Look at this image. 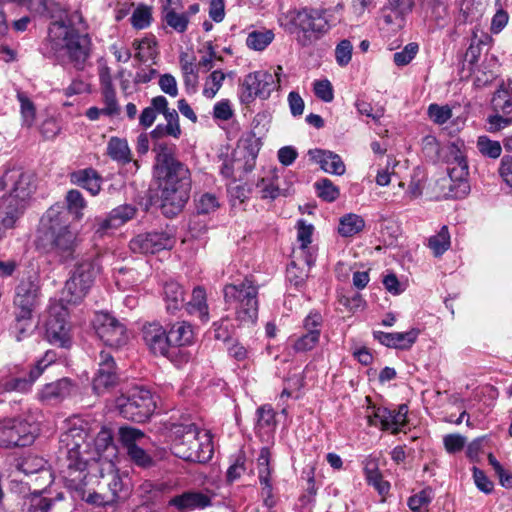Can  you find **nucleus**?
Segmentation results:
<instances>
[{
    "mask_svg": "<svg viewBox=\"0 0 512 512\" xmlns=\"http://www.w3.org/2000/svg\"><path fill=\"white\" fill-rule=\"evenodd\" d=\"M164 300L166 309L169 313H175L184 307L185 293L183 287L174 281L167 282L164 285Z\"/></svg>",
    "mask_w": 512,
    "mask_h": 512,
    "instance_id": "34",
    "label": "nucleus"
},
{
    "mask_svg": "<svg viewBox=\"0 0 512 512\" xmlns=\"http://www.w3.org/2000/svg\"><path fill=\"white\" fill-rule=\"evenodd\" d=\"M70 182L85 189L90 195L97 196L101 191L103 178L96 169L88 167L73 171Z\"/></svg>",
    "mask_w": 512,
    "mask_h": 512,
    "instance_id": "29",
    "label": "nucleus"
},
{
    "mask_svg": "<svg viewBox=\"0 0 512 512\" xmlns=\"http://www.w3.org/2000/svg\"><path fill=\"white\" fill-rule=\"evenodd\" d=\"M291 33L296 34L297 43L308 47L320 40L334 27L338 19L330 9L303 7L290 11Z\"/></svg>",
    "mask_w": 512,
    "mask_h": 512,
    "instance_id": "7",
    "label": "nucleus"
},
{
    "mask_svg": "<svg viewBox=\"0 0 512 512\" xmlns=\"http://www.w3.org/2000/svg\"><path fill=\"white\" fill-rule=\"evenodd\" d=\"M106 153L113 161L121 165L132 163V172H136L140 167L137 160H132L131 150L126 139L111 137L107 143Z\"/></svg>",
    "mask_w": 512,
    "mask_h": 512,
    "instance_id": "31",
    "label": "nucleus"
},
{
    "mask_svg": "<svg viewBox=\"0 0 512 512\" xmlns=\"http://www.w3.org/2000/svg\"><path fill=\"white\" fill-rule=\"evenodd\" d=\"M443 148L444 153L441 162L455 164L454 167L448 169L449 176L457 180H462L467 177L469 168L466 155L464 154V142L457 139Z\"/></svg>",
    "mask_w": 512,
    "mask_h": 512,
    "instance_id": "23",
    "label": "nucleus"
},
{
    "mask_svg": "<svg viewBox=\"0 0 512 512\" xmlns=\"http://www.w3.org/2000/svg\"><path fill=\"white\" fill-rule=\"evenodd\" d=\"M9 423L13 428L11 429V435H13V438H19V440H14V447H26L34 442L39 432L38 425L35 422H29L22 418H10Z\"/></svg>",
    "mask_w": 512,
    "mask_h": 512,
    "instance_id": "28",
    "label": "nucleus"
},
{
    "mask_svg": "<svg viewBox=\"0 0 512 512\" xmlns=\"http://www.w3.org/2000/svg\"><path fill=\"white\" fill-rule=\"evenodd\" d=\"M433 499V491L430 488L421 490L408 499V506L412 511L427 512Z\"/></svg>",
    "mask_w": 512,
    "mask_h": 512,
    "instance_id": "47",
    "label": "nucleus"
},
{
    "mask_svg": "<svg viewBox=\"0 0 512 512\" xmlns=\"http://www.w3.org/2000/svg\"><path fill=\"white\" fill-rule=\"evenodd\" d=\"M166 103V97L159 95L151 99V106L146 107L140 114L139 123L144 128H149L153 125L157 114H161V110H164Z\"/></svg>",
    "mask_w": 512,
    "mask_h": 512,
    "instance_id": "37",
    "label": "nucleus"
},
{
    "mask_svg": "<svg viewBox=\"0 0 512 512\" xmlns=\"http://www.w3.org/2000/svg\"><path fill=\"white\" fill-rule=\"evenodd\" d=\"M33 313L14 309V320L10 324L9 330L17 341H22L32 332Z\"/></svg>",
    "mask_w": 512,
    "mask_h": 512,
    "instance_id": "33",
    "label": "nucleus"
},
{
    "mask_svg": "<svg viewBox=\"0 0 512 512\" xmlns=\"http://www.w3.org/2000/svg\"><path fill=\"white\" fill-rule=\"evenodd\" d=\"M136 212L137 209L135 206L131 204H123L115 207L109 213L111 214L112 219L114 220V225L120 227L129 220L133 219Z\"/></svg>",
    "mask_w": 512,
    "mask_h": 512,
    "instance_id": "53",
    "label": "nucleus"
},
{
    "mask_svg": "<svg viewBox=\"0 0 512 512\" xmlns=\"http://www.w3.org/2000/svg\"><path fill=\"white\" fill-rule=\"evenodd\" d=\"M73 389L74 383L69 378H61L45 384L39 392V398L48 403H57L70 396Z\"/></svg>",
    "mask_w": 512,
    "mask_h": 512,
    "instance_id": "30",
    "label": "nucleus"
},
{
    "mask_svg": "<svg viewBox=\"0 0 512 512\" xmlns=\"http://www.w3.org/2000/svg\"><path fill=\"white\" fill-rule=\"evenodd\" d=\"M184 307L189 315L199 318L202 323L209 321L207 293L203 286H196L193 289L191 299L184 304Z\"/></svg>",
    "mask_w": 512,
    "mask_h": 512,
    "instance_id": "32",
    "label": "nucleus"
},
{
    "mask_svg": "<svg viewBox=\"0 0 512 512\" xmlns=\"http://www.w3.org/2000/svg\"><path fill=\"white\" fill-rule=\"evenodd\" d=\"M153 177L162 213L169 218L178 215L190 197L191 173L187 165L177 159L173 146L158 145Z\"/></svg>",
    "mask_w": 512,
    "mask_h": 512,
    "instance_id": "2",
    "label": "nucleus"
},
{
    "mask_svg": "<svg viewBox=\"0 0 512 512\" xmlns=\"http://www.w3.org/2000/svg\"><path fill=\"white\" fill-rule=\"evenodd\" d=\"M318 197L326 202H334L340 195L339 188L328 178H322L314 183Z\"/></svg>",
    "mask_w": 512,
    "mask_h": 512,
    "instance_id": "45",
    "label": "nucleus"
},
{
    "mask_svg": "<svg viewBox=\"0 0 512 512\" xmlns=\"http://www.w3.org/2000/svg\"><path fill=\"white\" fill-rule=\"evenodd\" d=\"M476 146L480 154L484 157L497 159L502 153V147L499 141L491 140L488 136H479Z\"/></svg>",
    "mask_w": 512,
    "mask_h": 512,
    "instance_id": "42",
    "label": "nucleus"
},
{
    "mask_svg": "<svg viewBox=\"0 0 512 512\" xmlns=\"http://www.w3.org/2000/svg\"><path fill=\"white\" fill-rule=\"evenodd\" d=\"M419 46L415 42L408 43L401 51L394 53L393 60L397 66L409 64L418 53Z\"/></svg>",
    "mask_w": 512,
    "mask_h": 512,
    "instance_id": "63",
    "label": "nucleus"
},
{
    "mask_svg": "<svg viewBox=\"0 0 512 512\" xmlns=\"http://www.w3.org/2000/svg\"><path fill=\"white\" fill-rule=\"evenodd\" d=\"M57 360V353L54 350H47L45 354L30 367L27 374L12 377L0 382V394L4 392L25 393L31 390L33 384L51 364Z\"/></svg>",
    "mask_w": 512,
    "mask_h": 512,
    "instance_id": "15",
    "label": "nucleus"
},
{
    "mask_svg": "<svg viewBox=\"0 0 512 512\" xmlns=\"http://www.w3.org/2000/svg\"><path fill=\"white\" fill-rule=\"evenodd\" d=\"M168 340L170 344L175 346L177 350H182L191 359V353L187 346L191 345L194 340V331L192 325L187 321H177L171 324L167 330Z\"/></svg>",
    "mask_w": 512,
    "mask_h": 512,
    "instance_id": "27",
    "label": "nucleus"
},
{
    "mask_svg": "<svg viewBox=\"0 0 512 512\" xmlns=\"http://www.w3.org/2000/svg\"><path fill=\"white\" fill-rule=\"evenodd\" d=\"M323 322L324 321L321 313L316 310H312L303 319L302 327L304 329V332L313 333L315 334V336H318L320 338Z\"/></svg>",
    "mask_w": 512,
    "mask_h": 512,
    "instance_id": "57",
    "label": "nucleus"
},
{
    "mask_svg": "<svg viewBox=\"0 0 512 512\" xmlns=\"http://www.w3.org/2000/svg\"><path fill=\"white\" fill-rule=\"evenodd\" d=\"M116 363L113 356L106 351L99 354V368L93 378L92 388L97 395L109 391L118 383Z\"/></svg>",
    "mask_w": 512,
    "mask_h": 512,
    "instance_id": "20",
    "label": "nucleus"
},
{
    "mask_svg": "<svg viewBox=\"0 0 512 512\" xmlns=\"http://www.w3.org/2000/svg\"><path fill=\"white\" fill-rule=\"evenodd\" d=\"M127 454L131 461L140 467L148 468L153 465L152 457L138 445H132L129 447Z\"/></svg>",
    "mask_w": 512,
    "mask_h": 512,
    "instance_id": "62",
    "label": "nucleus"
},
{
    "mask_svg": "<svg viewBox=\"0 0 512 512\" xmlns=\"http://www.w3.org/2000/svg\"><path fill=\"white\" fill-rule=\"evenodd\" d=\"M107 485L111 493L110 501L112 503L125 499L129 494L125 483L117 472L110 473V480Z\"/></svg>",
    "mask_w": 512,
    "mask_h": 512,
    "instance_id": "49",
    "label": "nucleus"
},
{
    "mask_svg": "<svg viewBox=\"0 0 512 512\" xmlns=\"http://www.w3.org/2000/svg\"><path fill=\"white\" fill-rule=\"evenodd\" d=\"M36 189L34 175L22 168L5 171L0 178V208L4 211L0 225L4 229L14 227L23 213L27 201Z\"/></svg>",
    "mask_w": 512,
    "mask_h": 512,
    "instance_id": "5",
    "label": "nucleus"
},
{
    "mask_svg": "<svg viewBox=\"0 0 512 512\" xmlns=\"http://www.w3.org/2000/svg\"><path fill=\"white\" fill-rule=\"evenodd\" d=\"M17 100L20 103L22 125L31 127L36 119V107L33 101L24 92L17 91Z\"/></svg>",
    "mask_w": 512,
    "mask_h": 512,
    "instance_id": "40",
    "label": "nucleus"
},
{
    "mask_svg": "<svg viewBox=\"0 0 512 512\" xmlns=\"http://www.w3.org/2000/svg\"><path fill=\"white\" fill-rule=\"evenodd\" d=\"M152 21V9L146 5H139L132 13L130 22L135 29H145Z\"/></svg>",
    "mask_w": 512,
    "mask_h": 512,
    "instance_id": "51",
    "label": "nucleus"
},
{
    "mask_svg": "<svg viewBox=\"0 0 512 512\" xmlns=\"http://www.w3.org/2000/svg\"><path fill=\"white\" fill-rule=\"evenodd\" d=\"M92 325L95 333L106 346L120 348L128 342L129 336L125 325L108 312H96Z\"/></svg>",
    "mask_w": 512,
    "mask_h": 512,
    "instance_id": "14",
    "label": "nucleus"
},
{
    "mask_svg": "<svg viewBox=\"0 0 512 512\" xmlns=\"http://www.w3.org/2000/svg\"><path fill=\"white\" fill-rule=\"evenodd\" d=\"M260 150V141L254 135L241 139L231 154L218 155L219 172L233 183L243 178L255 168Z\"/></svg>",
    "mask_w": 512,
    "mask_h": 512,
    "instance_id": "9",
    "label": "nucleus"
},
{
    "mask_svg": "<svg viewBox=\"0 0 512 512\" xmlns=\"http://www.w3.org/2000/svg\"><path fill=\"white\" fill-rule=\"evenodd\" d=\"M496 12L491 19L490 31L499 34L509 21V14L503 7V0H495Z\"/></svg>",
    "mask_w": 512,
    "mask_h": 512,
    "instance_id": "52",
    "label": "nucleus"
},
{
    "mask_svg": "<svg viewBox=\"0 0 512 512\" xmlns=\"http://www.w3.org/2000/svg\"><path fill=\"white\" fill-rule=\"evenodd\" d=\"M175 244L172 234L166 231L141 233L131 239L130 249L134 253L155 254L162 250L171 249Z\"/></svg>",
    "mask_w": 512,
    "mask_h": 512,
    "instance_id": "18",
    "label": "nucleus"
},
{
    "mask_svg": "<svg viewBox=\"0 0 512 512\" xmlns=\"http://www.w3.org/2000/svg\"><path fill=\"white\" fill-rule=\"evenodd\" d=\"M271 451L268 447H262L257 457V475L261 485V496L263 498L264 506L273 505V483L272 473L274 467L272 466Z\"/></svg>",
    "mask_w": 512,
    "mask_h": 512,
    "instance_id": "21",
    "label": "nucleus"
},
{
    "mask_svg": "<svg viewBox=\"0 0 512 512\" xmlns=\"http://www.w3.org/2000/svg\"><path fill=\"white\" fill-rule=\"evenodd\" d=\"M364 471L367 483L373 486L380 495L384 496L389 492L390 483L383 479V476L375 463L367 464Z\"/></svg>",
    "mask_w": 512,
    "mask_h": 512,
    "instance_id": "38",
    "label": "nucleus"
},
{
    "mask_svg": "<svg viewBox=\"0 0 512 512\" xmlns=\"http://www.w3.org/2000/svg\"><path fill=\"white\" fill-rule=\"evenodd\" d=\"M491 108L493 112L510 115L512 113V98L507 94L504 88H498L491 99Z\"/></svg>",
    "mask_w": 512,
    "mask_h": 512,
    "instance_id": "44",
    "label": "nucleus"
},
{
    "mask_svg": "<svg viewBox=\"0 0 512 512\" xmlns=\"http://www.w3.org/2000/svg\"><path fill=\"white\" fill-rule=\"evenodd\" d=\"M512 124V117L494 112L486 119L485 128L490 133L499 132Z\"/></svg>",
    "mask_w": 512,
    "mask_h": 512,
    "instance_id": "58",
    "label": "nucleus"
},
{
    "mask_svg": "<svg viewBox=\"0 0 512 512\" xmlns=\"http://www.w3.org/2000/svg\"><path fill=\"white\" fill-rule=\"evenodd\" d=\"M364 227L365 221L360 215L348 213L340 218L338 233L342 237H352L361 232Z\"/></svg>",
    "mask_w": 512,
    "mask_h": 512,
    "instance_id": "35",
    "label": "nucleus"
},
{
    "mask_svg": "<svg viewBox=\"0 0 512 512\" xmlns=\"http://www.w3.org/2000/svg\"><path fill=\"white\" fill-rule=\"evenodd\" d=\"M103 98L105 103V107L103 108V115H117L120 111V108L116 99V92L111 83H108L103 88Z\"/></svg>",
    "mask_w": 512,
    "mask_h": 512,
    "instance_id": "55",
    "label": "nucleus"
},
{
    "mask_svg": "<svg viewBox=\"0 0 512 512\" xmlns=\"http://www.w3.org/2000/svg\"><path fill=\"white\" fill-rule=\"evenodd\" d=\"M422 153L428 162L437 164L443 158L444 148L441 147L437 138L433 135H426L421 142Z\"/></svg>",
    "mask_w": 512,
    "mask_h": 512,
    "instance_id": "36",
    "label": "nucleus"
},
{
    "mask_svg": "<svg viewBox=\"0 0 512 512\" xmlns=\"http://www.w3.org/2000/svg\"><path fill=\"white\" fill-rule=\"evenodd\" d=\"M320 338L313 333L304 332L292 339V349L295 353H306L313 350L319 343Z\"/></svg>",
    "mask_w": 512,
    "mask_h": 512,
    "instance_id": "48",
    "label": "nucleus"
},
{
    "mask_svg": "<svg viewBox=\"0 0 512 512\" xmlns=\"http://www.w3.org/2000/svg\"><path fill=\"white\" fill-rule=\"evenodd\" d=\"M274 33L270 29L251 31L246 39V44L255 51L264 50L274 39Z\"/></svg>",
    "mask_w": 512,
    "mask_h": 512,
    "instance_id": "39",
    "label": "nucleus"
},
{
    "mask_svg": "<svg viewBox=\"0 0 512 512\" xmlns=\"http://www.w3.org/2000/svg\"><path fill=\"white\" fill-rule=\"evenodd\" d=\"M335 60L340 67H346L351 59L353 53V45L350 40L343 39L335 47Z\"/></svg>",
    "mask_w": 512,
    "mask_h": 512,
    "instance_id": "59",
    "label": "nucleus"
},
{
    "mask_svg": "<svg viewBox=\"0 0 512 512\" xmlns=\"http://www.w3.org/2000/svg\"><path fill=\"white\" fill-rule=\"evenodd\" d=\"M145 437L144 433L133 427H121L119 429V438L126 450L132 445H137L136 442Z\"/></svg>",
    "mask_w": 512,
    "mask_h": 512,
    "instance_id": "64",
    "label": "nucleus"
},
{
    "mask_svg": "<svg viewBox=\"0 0 512 512\" xmlns=\"http://www.w3.org/2000/svg\"><path fill=\"white\" fill-rule=\"evenodd\" d=\"M43 50V54L48 58L63 51L73 68L83 71L92 55V39L89 33L81 32L73 25L55 21L49 28Z\"/></svg>",
    "mask_w": 512,
    "mask_h": 512,
    "instance_id": "4",
    "label": "nucleus"
},
{
    "mask_svg": "<svg viewBox=\"0 0 512 512\" xmlns=\"http://www.w3.org/2000/svg\"><path fill=\"white\" fill-rule=\"evenodd\" d=\"M224 80L225 74L221 70L213 71L205 82L203 95L206 98L212 99L221 88Z\"/></svg>",
    "mask_w": 512,
    "mask_h": 512,
    "instance_id": "54",
    "label": "nucleus"
},
{
    "mask_svg": "<svg viewBox=\"0 0 512 512\" xmlns=\"http://www.w3.org/2000/svg\"><path fill=\"white\" fill-rule=\"evenodd\" d=\"M308 156L326 173L341 176L346 171L341 157L333 151L315 148L308 151Z\"/></svg>",
    "mask_w": 512,
    "mask_h": 512,
    "instance_id": "25",
    "label": "nucleus"
},
{
    "mask_svg": "<svg viewBox=\"0 0 512 512\" xmlns=\"http://www.w3.org/2000/svg\"><path fill=\"white\" fill-rule=\"evenodd\" d=\"M136 50L135 58L140 62H147L157 54L156 42L154 39L144 38L137 43Z\"/></svg>",
    "mask_w": 512,
    "mask_h": 512,
    "instance_id": "56",
    "label": "nucleus"
},
{
    "mask_svg": "<svg viewBox=\"0 0 512 512\" xmlns=\"http://www.w3.org/2000/svg\"><path fill=\"white\" fill-rule=\"evenodd\" d=\"M414 5L413 0H387L382 9V19L393 30L403 27L405 15L411 12Z\"/></svg>",
    "mask_w": 512,
    "mask_h": 512,
    "instance_id": "24",
    "label": "nucleus"
},
{
    "mask_svg": "<svg viewBox=\"0 0 512 512\" xmlns=\"http://www.w3.org/2000/svg\"><path fill=\"white\" fill-rule=\"evenodd\" d=\"M181 11H170L161 15L162 21L178 33H184L189 24L188 15Z\"/></svg>",
    "mask_w": 512,
    "mask_h": 512,
    "instance_id": "43",
    "label": "nucleus"
},
{
    "mask_svg": "<svg viewBox=\"0 0 512 512\" xmlns=\"http://www.w3.org/2000/svg\"><path fill=\"white\" fill-rule=\"evenodd\" d=\"M115 407L125 419L144 423L153 414L156 403L148 389L135 386L116 398Z\"/></svg>",
    "mask_w": 512,
    "mask_h": 512,
    "instance_id": "11",
    "label": "nucleus"
},
{
    "mask_svg": "<svg viewBox=\"0 0 512 512\" xmlns=\"http://www.w3.org/2000/svg\"><path fill=\"white\" fill-rule=\"evenodd\" d=\"M99 273V259L88 258L78 262L65 282L60 300L70 305L81 303L89 293Z\"/></svg>",
    "mask_w": 512,
    "mask_h": 512,
    "instance_id": "10",
    "label": "nucleus"
},
{
    "mask_svg": "<svg viewBox=\"0 0 512 512\" xmlns=\"http://www.w3.org/2000/svg\"><path fill=\"white\" fill-rule=\"evenodd\" d=\"M86 206L87 202L82 193L71 189L66 193L64 203L49 207L40 218L36 231V250L52 255L62 264L73 261L81 242L73 222L83 218Z\"/></svg>",
    "mask_w": 512,
    "mask_h": 512,
    "instance_id": "1",
    "label": "nucleus"
},
{
    "mask_svg": "<svg viewBox=\"0 0 512 512\" xmlns=\"http://www.w3.org/2000/svg\"><path fill=\"white\" fill-rule=\"evenodd\" d=\"M429 118L437 125L445 124L452 117V109L448 105L430 104L428 107Z\"/></svg>",
    "mask_w": 512,
    "mask_h": 512,
    "instance_id": "61",
    "label": "nucleus"
},
{
    "mask_svg": "<svg viewBox=\"0 0 512 512\" xmlns=\"http://www.w3.org/2000/svg\"><path fill=\"white\" fill-rule=\"evenodd\" d=\"M173 438L172 453L185 461L206 463L213 456L212 439L208 431L201 430L195 423H171Z\"/></svg>",
    "mask_w": 512,
    "mask_h": 512,
    "instance_id": "6",
    "label": "nucleus"
},
{
    "mask_svg": "<svg viewBox=\"0 0 512 512\" xmlns=\"http://www.w3.org/2000/svg\"><path fill=\"white\" fill-rule=\"evenodd\" d=\"M275 88L274 76L267 71H255L245 76L239 92L242 104H250L257 97L268 99Z\"/></svg>",
    "mask_w": 512,
    "mask_h": 512,
    "instance_id": "16",
    "label": "nucleus"
},
{
    "mask_svg": "<svg viewBox=\"0 0 512 512\" xmlns=\"http://www.w3.org/2000/svg\"><path fill=\"white\" fill-rule=\"evenodd\" d=\"M419 335L418 329H411L406 332H383V331H374L373 337L382 345L388 348L407 350L409 349L417 340Z\"/></svg>",
    "mask_w": 512,
    "mask_h": 512,
    "instance_id": "26",
    "label": "nucleus"
},
{
    "mask_svg": "<svg viewBox=\"0 0 512 512\" xmlns=\"http://www.w3.org/2000/svg\"><path fill=\"white\" fill-rule=\"evenodd\" d=\"M212 505V499L202 491L190 489L180 494L174 495L168 501V508H173L177 512H192L204 510Z\"/></svg>",
    "mask_w": 512,
    "mask_h": 512,
    "instance_id": "22",
    "label": "nucleus"
},
{
    "mask_svg": "<svg viewBox=\"0 0 512 512\" xmlns=\"http://www.w3.org/2000/svg\"><path fill=\"white\" fill-rule=\"evenodd\" d=\"M428 246L434 256L439 257L450 247V234L447 226H442L440 231L429 238Z\"/></svg>",
    "mask_w": 512,
    "mask_h": 512,
    "instance_id": "41",
    "label": "nucleus"
},
{
    "mask_svg": "<svg viewBox=\"0 0 512 512\" xmlns=\"http://www.w3.org/2000/svg\"><path fill=\"white\" fill-rule=\"evenodd\" d=\"M41 284L37 273L23 277L15 287L14 309L34 312L41 302Z\"/></svg>",
    "mask_w": 512,
    "mask_h": 512,
    "instance_id": "17",
    "label": "nucleus"
},
{
    "mask_svg": "<svg viewBox=\"0 0 512 512\" xmlns=\"http://www.w3.org/2000/svg\"><path fill=\"white\" fill-rule=\"evenodd\" d=\"M68 317L69 311L66 302L59 299L50 303L45 323V338L50 344L61 348L71 346L72 338Z\"/></svg>",
    "mask_w": 512,
    "mask_h": 512,
    "instance_id": "13",
    "label": "nucleus"
},
{
    "mask_svg": "<svg viewBox=\"0 0 512 512\" xmlns=\"http://www.w3.org/2000/svg\"><path fill=\"white\" fill-rule=\"evenodd\" d=\"M74 506L63 493L46 497L42 492H34L25 498L22 512H73Z\"/></svg>",
    "mask_w": 512,
    "mask_h": 512,
    "instance_id": "19",
    "label": "nucleus"
},
{
    "mask_svg": "<svg viewBox=\"0 0 512 512\" xmlns=\"http://www.w3.org/2000/svg\"><path fill=\"white\" fill-rule=\"evenodd\" d=\"M166 136H171L175 139H178L179 136L176 135L174 132L168 130V126L165 124H158L151 132L150 137L153 140V152L155 153V156H157V147L159 144H165L167 146H173L175 148V152H177V146L165 140L164 138Z\"/></svg>",
    "mask_w": 512,
    "mask_h": 512,
    "instance_id": "46",
    "label": "nucleus"
},
{
    "mask_svg": "<svg viewBox=\"0 0 512 512\" xmlns=\"http://www.w3.org/2000/svg\"><path fill=\"white\" fill-rule=\"evenodd\" d=\"M143 340L155 356L167 358L175 366L181 367L189 362V356L182 350H177L168 340L167 330L158 323H150L143 326Z\"/></svg>",
    "mask_w": 512,
    "mask_h": 512,
    "instance_id": "12",
    "label": "nucleus"
},
{
    "mask_svg": "<svg viewBox=\"0 0 512 512\" xmlns=\"http://www.w3.org/2000/svg\"><path fill=\"white\" fill-rule=\"evenodd\" d=\"M78 422L79 420H70L66 423L59 438L58 460L66 487L83 495L88 476L87 466L92 457L87 440L88 431Z\"/></svg>",
    "mask_w": 512,
    "mask_h": 512,
    "instance_id": "3",
    "label": "nucleus"
},
{
    "mask_svg": "<svg viewBox=\"0 0 512 512\" xmlns=\"http://www.w3.org/2000/svg\"><path fill=\"white\" fill-rule=\"evenodd\" d=\"M183 81L188 92H195L198 84V74L192 61L180 58Z\"/></svg>",
    "mask_w": 512,
    "mask_h": 512,
    "instance_id": "50",
    "label": "nucleus"
},
{
    "mask_svg": "<svg viewBox=\"0 0 512 512\" xmlns=\"http://www.w3.org/2000/svg\"><path fill=\"white\" fill-rule=\"evenodd\" d=\"M492 38L489 35H484L483 38L476 40V35H474L469 47L466 50L465 53V60L470 65H475L481 55V45L488 44Z\"/></svg>",
    "mask_w": 512,
    "mask_h": 512,
    "instance_id": "60",
    "label": "nucleus"
},
{
    "mask_svg": "<svg viewBox=\"0 0 512 512\" xmlns=\"http://www.w3.org/2000/svg\"><path fill=\"white\" fill-rule=\"evenodd\" d=\"M259 288L252 276L223 287L224 302L234 310L235 319L242 326H252L258 320Z\"/></svg>",
    "mask_w": 512,
    "mask_h": 512,
    "instance_id": "8",
    "label": "nucleus"
}]
</instances>
